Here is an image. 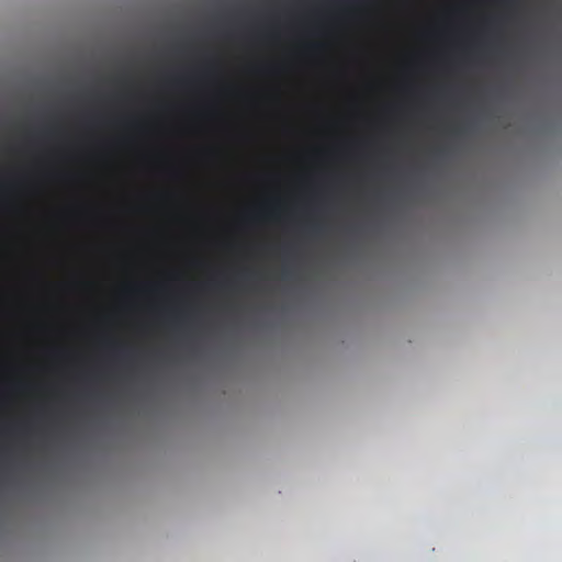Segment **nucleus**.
I'll return each mask as SVG.
<instances>
[{"instance_id":"nucleus-2","label":"nucleus","mask_w":562,"mask_h":562,"mask_svg":"<svg viewBox=\"0 0 562 562\" xmlns=\"http://www.w3.org/2000/svg\"><path fill=\"white\" fill-rule=\"evenodd\" d=\"M311 231L316 234L319 232V228H318V226L313 225V226H311Z\"/></svg>"},{"instance_id":"nucleus-3","label":"nucleus","mask_w":562,"mask_h":562,"mask_svg":"<svg viewBox=\"0 0 562 562\" xmlns=\"http://www.w3.org/2000/svg\"><path fill=\"white\" fill-rule=\"evenodd\" d=\"M182 318H183V317H182V314L178 313V314L176 315V321H177V322L182 321Z\"/></svg>"},{"instance_id":"nucleus-1","label":"nucleus","mask_w":562,"mask_h":562,"mask_svg":"<svg viewBox=\"0 0 562 562\" xmlns=\"http://www.w3.org/2000/svg\"><path fill=\"white\" fill-rule=\"evenodd\" d=\"M282 277H283L284 279H286V278L289 277V270H288L286 268H284V269L282 270Z\"/></svg>"}]
</instances>
